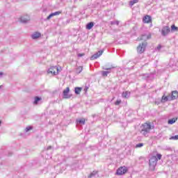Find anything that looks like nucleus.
Wrapping results in <instances>:
<instances>
[{"mask_svg": "<svg viewBox=\"0 0 178 178\" xmlns=\"http://www.w3.org/2000/svg\"><path fill=\"white\" fill-rule=\"evenodd\" d=\"M154 126H151L150 123H144L140 126V134L145 137H148V134L151 133V130L154 129Z\"/></svg>", "mask_w": 178, "mask_h": 178, "instance_id": "nucleus-1", "label": "nucleus"}, {"mask_svg": "<svg viewBox=\"0 0 178 178\" xmlns=\"http://www.w3.org/2000/svg\"><path fill=\"white\" fill-rule=\"evenodd\" d=\"M156 163H158V158H156V156H153L149 159V169L152 171L155 170V167L156 166Z\"/></svg>", "mask_w": 178, "mask_h": 178, "instance_id": "nucleus-2", "label": "nucleus"}, {"mask_svg": "<svg viewBox=\"0 0 178 178\" xmlns=\"http://www.w3.org/2000/svg\"><path fill=\"white\" fill-rule=\"evenodd\" d=\"M59 73V68L57 66H52L47 70L48 76H56Z\"/></svg>", "mask_w": 178, "mask_h": 178, "instance_id": "nucleus-3", "label": "nucleus"}, {"mask_svg": "<svg viewBox=\"0 0 178 178\" xmlns=\"http://www.w3.org/2000/svg\"><path fill=\"white\" fill-rule=\"evenodd\" d=\"M127 170H129V169H127V167H120L117 170L116 175H118V176H122L123 175H125V173H127Z\"/></svg>", "mask_w": 178, "mask_h": 178, "instance_id": "nucleus-4", "label": "nucleus"}, {"mask_svg": "<svg viewBox=\"0 0 178 178\" xmlns=\"http://www.w3.org/2000/svg\"><path fill=\"white\" fill-rule=\"evenodd\" d=\"M145 47H147V42L140 44L137 47L138 54H143L145 51Z\"/></svg>", "mask_w": 178, "mask_h": 178, "instance_id": "nucleus-5", "label": "nucleus"}, {"mask_svg": "<svg viewBox=\"0 0 178 178\" xmlns=\"http://www.w3.org/2000/svg\"><path fill=\"white\" fill-rule=\"evenodd\" d=\"M169 33H170V28L168 26H163V29L161 31V35L163 37H166V35H168V34H169Z\"/></svg>", "mask_w": 178, "mask_h": 178, "instance_id": "nucleus-6", "label": "nucleus"}, {"mask_svg": "<svg viewBox=\"0 0 178 178\" xmlns=\"http://www.w3.org/2000/svg\"><path fill=\"white\" fill-rule=\"evenodd\" d=\"M102 54H104V50H100L97 53L93 54L91 57H90V60H94L95 59H98V58H99V56H101V55H102Z\"/></svg>", "mask_w": 178, "mask_h": 178, "instance_id": "nucleus-7", "label": "nucleus"}, {"mask_svg": "<svg viewBox=\"0 0 178 178\" xmlns=\"http://www.w3.org/2000/svg\"><path fill=\"white\" fill-rule=\"evenodd\" d=\"M149 38H151V34H143L140 38H138V41H147V40H149Z\"/></svg>", "mask_w": 178, "mask_h": 178, "instance_id": "nucleus-8", "label": "nucleus"}, {"mask_svg": "<svg viewBox=\"0 0 178 178\" xmlns=\"http://www.w3.org/2000/svg\"><path fill=\"white\" fill-rule=\"evenodd\" d=\"M69 91H70V88L69 87L66 88V89L63 91V98L65 99L70 98V95H69Z\"/></svg>", "mask_w": 178, "mask_h": 178, "instance_id": "nucleus-9", "label": "nucleus"}, {"mask_svg": "<svg viewBox=\"0 0 178 178\" xmlns=\"http://www.w3.org/2000/svg\"><path fill=\"white\" fill-rule=\"evenodd\" d=\"M170 98V99H176V98H178V92L177 90L172 91Z\"/></svg>", "mask_w": 178, "mask_h": 178, "instance_id": "nucleus-10", "label": "nucleus"}, {"mask_svg": "<svg viewBox=\"0 0 178 178\" xmlns=\"http://www.w3.org/2000/svg\"><path fill=\"white\" fill-rule=\"evenodd\" d=\"M152 20V18L149 15H146L143 17V22L144 23H149Z\"/></svg>", "mask_w": 178, "mask_h": 178, "instance_id": "nucleus-11", "label": "nucleus"}, {"mask_svg": "<svg viewBox=\"0 0 178 178\" xmlns=\"http://www.w3.org/2000/svg\"><path fill=\"white\" fill-rule=\"evenodd\" d=\"M33 40H37V38H40L41 37V33L39 32H35L32 35H31Z\"/></svg>", "mask_w": 178, "mask_h": 178, "instance_id": "nucleus-12", "label": "nucleus"}, {"mask_svg": "<svg viewBox=\"0 0 178 178\" xmlns=\"http://www.w3.org/2000/svg\"><path fill=\"white\" fill-rule=\"evenodd\" d=\"M170 100V96H163L161 98V102H168V101Z\"/></svg>", "mask_w": 178, "mask_h": 178, "instance_id": "nucleus-13", "label": "nucleus"}, {"mask_svg": "<svg viewBox=\"0 0 178 178\" xmlns=\"http://www.w3.org/2000/svg\"><path fill=\"white\" fill-rule=\"evenodd\" d=\"M29 20H30V17H29V16L21 17V22L22 23H27V22H29Z\"/></svg>", "mask_w": 178, "mask_h": 178, "instance_id": "nucleus-14", "label": "nucleus"}, {"mask_svg": "<svg viewBox=\"0 0 178 178\" xmlns=\"http://www.w3.org/2000/svg\"><path fill=\"white\" fill-rule=\"evenodd\" d=\"M76 122L78 124H86V119L81 118L76 120Z\"/></svg>", "mask_w": 178, "mask_h": 178, "instance_id": "nucleus-15", "label": "nucleus"}, {"mask_svg": "<svg viewBox=\"0 0 178 178\" xmlns=\"http://www.w3.org/2000/svg\"><path fill=\"white\" fill-rule=\"evenodd\" d=\"M122 96L123 98H129L130 97V92L126 91L122 92Z\"/></svg>", "mask_w": 178, "mask_h": 178, "instance_id": "nucleus-16", "label": "nucleus"}, {"mask_svg": "<svg viewBox=\"0 0 178 178\" xmlns=\"http://www.w3.org/2000/svg\"><path fill=\"white\" fill-rule=\"evenodd\" d=\"M92 27H94V22H89L86 25L87 30H91V29H92Z\"/></svg>", "mask_w": 178, "mask_h": 178, "instance_id": "nucleus-17", "label": "nucleus"}, {"mask_svg": "<svg viewBox=\"0 0 178 178\" xmlns=\"http://www.w3.org/2000/svg\"><path fill=\"white\" fill-rule=\"evenodd\" d=\"M97 175H98V171H93L92 172H91L90 174V175L88 177V178L95 177V176H97Z\"/></svg>", "mask_w": 178, "mask_h": 178, "instance_id": "nucleus-18", "label": "nucleus"}, {"mask_svg": "<svg viewBox=\"0 0 178 178\" xmlns=\"http://www.w3.org/2000/svg\"><path fill=\"white\" fill-rule=\"evenodd\" d=\"M41 97H35V100L33 102L34 105H37L40 101H41Z\"/></svg>", "mask_w": 178, "mask_h": 178, "instance_id": "nucleus-19", "label": "nucleus"}, {"mask_svg": "<svg viewBox=\"0 0 178 178\" xmlns=\"http://www.w3.org/2000/svg\"><path fill=\"white\" fill-rule=\"evenodd\" d=\"M81 72H83V67L79 66L76 69V73H77V74H80Z\"/></svg>", "mask_w": 178, "mask_h": 178, "instance_id": "nucleus-20", "label": "nucleus"}, {"mask_svg": "<svg viewBox=\"0 0 178 178\" xmlns=\"http://www.w3.org/2000/svg\"><path fill=\"white\" fill-rule=\"evenodd\" d=\"M115 67L113 65H111L110 67H107L106 65L103 67L104 70H111L112 69H114Z\"/></svg>", "mask_w": 178, "mask_h": 178, "instance_id": "nucleus-21", "label": "nucleus"}, {"mask_svg": "<svg viewBox=\"0 0 178 178\" xmlns=\"http://www.w3.org/2000/svg\"><path fill=\"white\" fill-rule=\"evenodd\" d=\"M75 94H76L77 95H79V94H80V92H81V88H75Z\"/></svg>", "mask_w": 178, "mask_h": 178, "instance_id": "nucleus-22", "label": "nucleus"}, {"mask_svg": "<svg viewBox=\"0 0 178 178\" xmlns=\"http://www.w3.org/2000/svg\"><path fill=\"white\" fill-rule=\"evenodd\" d=\"M176 120H177V118H172L171 120H169L168 124H173V123H176Z\"/></svg>", "mask_w": 178, "mask_h": 178, "instance_id": "nucleus-23", "label": "nucleus"}, {"mask_svg": "<svg viewBox=\"0 0 178 178\" xmlns=\"http://www.w3.org/2000/svg\"><path fill=\"white\" fill-rule=\"evenodd\" d=\"M109 73H111V71H103L102 76L104 77H106V76H108V74H109Z\"/></svg>", "mask_w": 178, "mask_h": 178, "instance_id": "nucleus-24", "label": "nucleus"}, {"mask_svg": "<svg viewBox=\"0 0 178 178\" xmlns=\"http://www.w3.org/2000/svg\"><path fill=\"white\" fill-rule=\"evenodd\" d=\"M138 3V0H132L129 2L130 6H133L135 3Z\"/></svg>", "mask_w": 178, "mask_h": 178, "instance_id": "nucleus-25", "label": "nucleus"}, {"mask_svg": "<svg viewBox=\"0 0 178 178\" xmlns=\"http://www.w3.org/2000/svg\"><path fill=\"white\" fill-rule=\"evenodd\" d=\"M178 28L177 26H175V24L171 26V31H177Z\"/></svg>", "mask_w": 178, "mask_h": 178, "instance_id": "nucleus-26", "label": "nucleus"}, {"mask_svg": "<svg viewBox=\"0 0 178 178\" xmlns=\"http://www.w3.org/2000/svg\"><path fill=\"white\" fill-rule=\"evenodd\" d=\"M119 23H120L119 21H112V22H111V24L112 26H113V25H115V24H116V26H119Z\"/></svg>", "mask_w": 178, "mask_h": 178, "instance_id": "nucleus-27", "label": "nucleus"}, {"mask_svg": "<svg viewBox=\"0 0 178 178\" xmlns=\"http://www.w3.org/2000/svg\"><path fill=\"white\" fill-rule=\"evenodd\" d=\"M136 148H141V147H144V143H138L136 145Z\"/></svg>", "mask_w": 178, "mask_h": 178, "instance_id": "nucleus-28", "label": "nucleus"}, {"mask_svg": "<svg viewBox=\"0 0 178 178\" xmlns=\"http://www.w3.org/2000/svg\"><path fill=\"white\" fill-rule=\"evenodd\" d=\"M30 130H33V127H28L25 129V131L27 133L28 131H30Z\"/></svg>", "mask_w": 178, "mask_h": 178, "instance_id": "nucleus-29", "label": "nucleus"}, {"mask_svg": "<svg viewBox=\"0 0 178 178\" xmlns=\"http://www.w3.org/2000/svg\"><path fill=\"white\" fill-rule=\"evenodd\" d=\"M60 13H62V12H60V11H57V12L53 13V16H58V15H60Z\"/></svg>", "mask_w": 178, "mask_h": 178, "instance_id": "nucleus-30", "label": "nucleus"}, {"mask_svg": "<svg viewBox=\"0 0 178 178\" xmlns=\"http://www.w3.org/2000/svg\"><path fill=\"white\" fill-rule=\"evenodd\" d=\"M170 140H178V135L170 137Z\"/></svg>", "mask_w": 178, "mask_h": 178, "instance_id": "nucleus-31", "label": "nucleus"}, {"mask_svg": "<svg viewBox=\"0 0 178 178\" xmlns=\"http://www.w3.org/2000/svg\"><path fill=\"white\" fill-rule=\"evenodd\" d=\"M54 14L53 13H51L47 17V20H49V19H51V17H54Z\"/></svg>", "mask_w": 178, "mask_h": 178, "instance_id": "nucleus-32", "label": "nucleus"}, {"mask_svg": "<svg viewBox=\"0 0 178 178\" xmlns=\"http://www.w3.org/2000/svg\"><path fill=\"white\" fill-rule=\"evenodd\" d=\"M156 156H157V160H158V159H159V160L162 159V154H156Z\"/></svg>", "mask_w": 178, "mask_h": 178, "instance_id": "nucleus-33", "label": "nucleus"}, {"mask_svg": "<svg viewBox=\"0 0 178 178\" xmlns=\"http://www.w3.org/2000/svg\"><path fill=\"white\" fill-rule=\"evenodd\" d=\"M122 102V100H117L115 102V105H120V103Z\"/></svg>", "mask_w": 178, "mask_h": 178, "instance_id": "nucleus-34", "label": "nucleus"}, {"mask_svg": "<svg viewBox=\"0 0 178 178\" xmlns=\"http://www.w3.org/2000/svg\"><path fill=\"white\" fill-rule=\"evenodd\" d=\"M86 55L84 53L83 54H78V58H81V56H84Z\"/></svg>", "mask_w": 178, "mask_h": 178, "instance_id": "nucleus-35", "label": "nucleus"}, {"mask_svg": "<svg viewBox=\"0 0 178 178\" xmlns=\"http://www.w3.org/2000/svg\"><path fill=\"white\" fill-rule=\"evenodd\" d=\"M161 48H162V46H161V44H159V45L156 48V49L157 51H159V49H161Z\"/></svg>", "mask_w": 178, "mask_h": 178, "instance_id": "nucleus-36", "label": "nucleus"}, {"mask_svg": "<svg viewBox=\"0 0 178 178\" xmlns=\"http://www.w3.org/2000/svg\"><path fill=\"white\" fill-rule=\"evenodd\" d=\"M47 151H49V149H52V146L47 147Z\"/></svg>", "mask_w": 178, "mask_h": 178, "instance_id": "nucleus-37", "label": "nucleus"}, {"mask_svg": "<svg viewBox=\"0 0 178 178\" xmlns=\"http://www.w3.org/2000/svg\"><path fill=\"white\" fill-rule=\"evenodd\" d=\"M51 158H52V156L50 154L49 156H48L47 159H51Z\"/></svg>", "mask_w": 178, "mask_h": 178, "instance_id": "nucleus-38", "label": "nucleus"}, {"mask_svg": "<svg viewBox=\"0 0 178 178\" xmlns=\"http://www.w3.org/2000/svg\"><path fill=\"white\" fill-rule=\"evenodd\" d=\"M2 74H3L2 72H0V76H2Z\"/></svg>", "mask_w": 178, "mask_h": 178, "instance_id": "nucleus-39", "label": "nucleus"}, {"mask_svg": "<svg viewBox=\"0 0 178 178\" xmlns=\"http://www.w3.org/2000/svg\"><path fill=\"white\" fill-rule=\"evenodd\" d=\"M2 86H0V88H1Z\"/></svg>", "mask_w": 178, "mask_h": 178, "instance_id": "nucleus-40", "label": "nucleus"}, {"mask_svg": "<svg viewBox=\"0 0 178 178\" xmlns=\"http://www.w3.org/2000/svg\"><path fill=\"white\" fill-rule=\"evenodd\" d=\"M1 121H0V124H1Z\"/></svg>", "mask_w": 178, "mask_h": 178, "instance_id": "nucleus-41", "label": "nucleus"}]
</instances>
